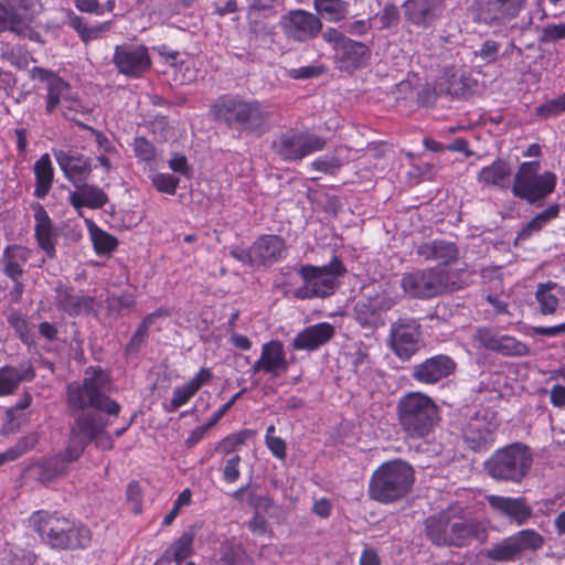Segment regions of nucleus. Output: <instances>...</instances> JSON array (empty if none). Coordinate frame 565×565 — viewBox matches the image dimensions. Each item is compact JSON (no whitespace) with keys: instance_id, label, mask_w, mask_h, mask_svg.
I'll return each mask as SVG.
<instances>
[{"instance_id":"nucleus-6","label":"nucleus","mask_w":565,"mask_h":565,"mask_svg":"<svg viewBox=\"0 0 565 565\" xmlns=\"http://www.w3.org/2000/svg\"><path fill=\"white\" fill-rule=\"evenodd\" d=\"M216 107L217 116L238 131L260 135L270 128V111L257 99L223 97Z\"/></svg>"},{"instance_id":"nucleus-49","label":"nucleus","mask_w":565,"mask_h":565,"mask_svg":"<svg viewBox=\"0 0 565 565\" xmlns=\"http://www.w3.org/2000/svg\"><path fill=\"white\" fill-rule=\"evenodd\" d=\"M341 166V160L332 154H326L311 162L312 169L326 174H335Z\"/></svg>"},{"instance_id":"nucleus-61","label":"nucleus","mask_w":565,"mask_h":565,"mask_svg":"<svg viewBox=\"0 0 565 565\" xmlns=\"http://www.w3.org/2000/svg\"><path fill=\"white\" fill-rule=\"evenodd\" d=\"M126 495L128 502L131 503V510L134 513H139L141 504V488L139 483L136 481L129 482L127 486Z\"/></svg>"},{"instance_id":"nucleus-9","label":"nucleus","mask_w":565,"mask_h":565,"mask_svg":"<svg viewBox=\"0 0 565 565\" xmlns=\"http://www.w3.org/2000/svg\"><path fill=\"white\" fill-rule=\"evenodd\" d=\"M322 40L331 46L334 61L341 71L353 72L369 65L372 53L365 43L353 40L332 26L322 32Z\"/></svg>"},{"instance_id":"nucleus-15","label":"nucleus","mask_w":565,"mask_h":565,"mask_svg":"<svg viewBox=\"0 0 565 565\" xmlns=\"http://www.w3.org/2000/svg\"><path fill=\"white\" fill-rule=\"evenodd\" d=\"M280 26L289 40L299 43L312 41L324 31L320 18L303 9L290 10L281 15Z\"/></svg>"},{"instance_id":"nucleus-4","label":"nucleus","mask_w":565,"mask_h":565,"mask_svg":"<svg viewBox=\"0 0 565 565\" xmlns=\"http://www.w3.org/2000/svg\"><path fill=\"white\" fill-rule=\"evenodd\" d=\"M109 386L107 371L100 366L87 367L82 383L73 382L67 386L68 407L72 412L94 408L108 415H118L120 405L107 396Z\"/></svg>"},{"instance_id":"nucleus-10","label":"nucleus","mask_w":565,"mask_h":565,"mask_svg":"<svg viewBox=\"0 0 565 565\" xmlns=\"http://www.w3.org/2000/svg\"><path fill=\"white\" fill-rule=\"evenodd\" d=\"M539 161L523 162L514 175L512 193L529 203H535L551 194L556 184L552 172L539 173Z\"/></svg>"},{"instance_id":"nucleus-60","label":"nucleus","mask_w":565,"mask_h":565,"mask_svg":"<svg viewBox=\"0 0 565 565\" xmlns=\"http://www.w3.org/2000/svg\"><path fill=\"white\" fill-rule=\"evenodd\" d=\"M345 32L354 36H363L372 29L370 19L354 20L345 24Z\"/></svg>"},{"instance_id":"nucleus-18","label":"nucleus","mask_w":565,"mask_h":565,"mask_svg":"<svg viewBox=\"0 0 565 565\" xmlns=\"http://www.w3.org/2000/svg\"><path fill=\"white\" fill-rule=\"evenodd\" d=\"M113 63L120 74L139 77L150 68L151 60L146 46L125 44L115 47Z\"/></svg>"},{"instance_id":"nucleus-17","label":"nucleus","mask_w":565,"mask_h":565,"mask_svg":"<svg viewBox=\"0 0 565 565\" xmlns=\"http://www.w3.org/2000/svg\"><path fill=\"white\" fill-rule=\"evenodd\" d=\"M445 8V0H405L402 4L405 21L418 30L433 28Z\"/></svg>"},{"instance_id":"nucleus-35","label":"nucleus","mask_w":565,"mask_h":565,"mask_svg":"<svg viewBox=\"0 0 565 565\" xmlns=\"http://www.w3.org/2000/svg\"><path fill=\"white\" fill-rule=\"evenodd\" d=\"M562 296V288L556 282L539 284L535 291L539 311L544 316L555 313Z\"/></svg>"},{"instance_id":"nucleus-20","label":"nucleus","mask_w":565,"mask_h":565,"mask_svg":"<svg viewBox=\"0 0 565 565\" xmlns=\"http://www.w3.org/2000/svg\"><path fill=\"white\" fill-rule=\"evenodd\" d=\"M394 305V299L386 292L362 298L354 306V318L361 327L375 329L383 324V315Z\"/></svg>"},{"instance_id":"nucleus-42","label":"nucleus","mask_w":565,"mask_h":565,"mask_svg":"<svg viewBox=\"0 0 565 565\" xmlns=\"http://www.w3.org/2000/svg\"><path fill=\"white\" fill-rule=\"evenodd\" d=\"M486 556L494 562H513L520 558L511 535L488 548Z\"/></svg>"},{"instance_id":"nucleus-54","label":"nucleus","mask_w":565,"mask_h":565,"mask_svg":"<svg viewBox=\"0 0 565 565\" xmlns=\"http://www.w3.org/2000/svg\"><path fill=\"white\" fill-rule=\"evenodd\" d=\"M196 392L188 384H183L181 386L174 387L172 392L171 406L173 409H178L179 407L186 404Z\"/></svg>"},{"instance_id":"nucleus-21","label":"nucleus","mask_w":565,"mask_h":565,"mask_svg":"<svg viewBox=\"0 0 565 565\" xmlns=\"http://www.w3.org/2000/svg\"><path fill=\"white\" fill-rule=\"evenodd\" d=\"M486 500L492 511L510 519L518 526L526 524L533 516V509L524 497L489 494Z\"/></svg>"},{"instance_id":"nucleus-46","label":"nucleus","mask_w":565,"mask_h":565,"mask_svg":"<svg viewBox=\"0 0 565 565\" xmlns=\"http://www.w3.org/2000/svg\"><path fill=\"white\" fill-rule=\"evenodd\" d=\"M151 182L159 192L173 195L180 180L170 173H156L151 177Z\"/></svg>"},{"instance_id":"nucleus-39","label":"nucleus","mask_w":565,"mask_h":565,"mask_svg":"<svg viewBox=\"0 0 565 565\" xmlns=\"http://www.w3.org/2000/svg\"><path fill=\"white\" fill-rule=\"evenodd\" d=\"M35 189L34 195L43 199L50 192L53 183V168L50 156L44 153L34 163Z\"/></svg>"},{"instance_id":"nucleus-59","label":"nucleus","mask_w":565,"mask_h":565,"mask_svg":"<svg viewBox=\"0 0 565 565\" xmlns=\"http://www.w3.org/2000/svg\"><path fill=\"white\" fill-rule=\"evenodd\" d=\"M265 444L267 448L270 450L273 456L278 460H285L286 454V443L280 437H269L265 436Z\"/></svg>"},{"instance_id":"nucleus-26","label":"nucleus","mask_w":565,"mask_h":565,"mask_svg":"<svg viewBox=\"0 0 565 565\" xmlns=\"http://www.w3.org/2000/svg\"><path fill=\"white\" fill-rule=\"evenodd\" d=\"M335 329L329 322H319L305 328L292 340L295 350L315 351L328 343L334 335Z\"/></svg>"},{"instance_id":"nucleus-45","label":"nucleus","mask_w":565,"mask_h":565,"mask_svg":"<svg viewBox=\"0 0 565 565\" xmlns=\"http://www.w3.org/2000/svg\"><path fill=\"white\" fill-rule=\"evenodd\" d=\"M60 108L64 118L72 120L75 124L76 121H79L76 119L77 114L85 115L90 113V109L85 106L77 97L73 96V94H71L64 100Z\"/></svg>"},{"instance_id":"nucleus-62","label":"nucleus","mask_w":565,"mask_h":565,"mask_svg":"<svg viewBox=\"0 0 565 565\" xmlns=\"http://www.w3.org/2000/svg\"><path fill=\"white\" fill-rule=\"evenodd\" d=\"M473 434H475V430L472 427L469 428L465 433V438H466L467 443L470 444V447L475 450H479L482 447H486L488 444L489 431L488 430H484V431L478 430V436H475Z\"/></svg>"},{"instance_id":"nucleus-16","label":"nucleus","mask_w":565,"mask_h":565,"mask_svg":"<svg viewBox=\"0 0 565 565\" xmlns=\"http://www.w3.org/2000/svg\"><path fill=\"white\" fill-rule=\"evenodd\" d=\"M420 324L413 318H401L390 330V345L402 360H408L420 349Z\"/></svg>"},{"instance_id":"nucleus-57","label":"nucleus","mask_w":565,"mask_h":565,"mask_svg":"<svg viewBox=\"0 0 565 565\" xmlns=\"http://www.w3.org/2000/svg\"><path fill=\"white\" fill-rule=\"evenodd\" d=\"M500 334L497 330L488 327L478 328L473 334V340L480 348L489 350L493 345L495 338Z\"/></svg>"},{"instance_id":"nucleus-38","label":"nucleus","mask_w":565,"mask_h":565,"mask_svg":"<svg viewBox=\"0 0 565 565\" xmlns=\"http://www.w3.org/2000/svg\"><path fill=\"white\" fill-rule=\"evenodd\" d=\"M66 17L67 24L77 32L84 43L97 40L103 33L109 31L111 26L110 22H103L90 26L82 17L75 14L72 10L67 11Z\"/></svg>"},{"instance_id":"nucleus-34","label":"nucleus","mask_w":565,"mask_h":565,"mask_svg":"<svg viewBox=\"0 0 565 565\" xmlns=\"http://www.w3.org/2000/svg\"><path fill=\"white\" fill-rule=\"evenodd\" d=\"M194 533L192 531H185L160 556L157 561L158 564H170L172 561L175 565L181 563L191 556L193 552Z\"/></svg>"},{"instance_id":"nucleus-50","label":"nucleus","mask_w":565,"mask_h":565,"mask_svg":"<svg viewBox=\"0 0 565 565\" xmlns=\"http://www.w3.org/2000/svg\"><path fill=\"white\" fill-rule=\"evenodd\" d=\"M7 321L10 324V327H12L15 330V332L19 334L22 341H29L30 327L26 318L22 313L18 311H12L8 315Z\"/></svg>"},{"instance_id":"nucleus-5","label":"nucleus","mask_w":565,"mask_h":565,"mask_svg":"<svg viewBox=\"0 0 565 565\" xmlns=\"http://www.w3.org/2000/svg\"><path fill=\"white\" fill-rule=\"evenodd\" d=\"M415 481L413 467L403 460H391L375 469L369 482V497L380 503H394L406 497Z\"/></svg>"},{"instance_id":"nucleus-31","label":"nucleus","mask_w":565,"mask_h":565,"mask_svg":"<svg viewBox=\"0 0 565 565\" xmlns=\"http://www.w3.org/2000/svg\"><path fill=\"white\" fill-rule=\"evenodd\" d=\"M417 254L426 260H434L447 265L458 257L457 245L444 239H434L420 244Z\"/></svg>"},{"instance_id":"nucleus-1","label":"nucleus","mask_w":565,"mask_h":565,"mask_svg":"<svg viewBox=\"0 0 565 565\" xmlns=\"http://www.w3.org/2000/svg\"><path fill=\"white\" fill-rule=\"evenodd\" d=\"M106 426L107 423L99 415L87 413L76 416L65 450L41 463V479L51 481L65 475L68 463L76 461L90 441H95L103 450L110 449L113 440L106 431Z\"/></svg>"},{"instance_id":"nucleus-52","label":"nucleus","mask_w":565,"mask_h":565,"mask_svg":"<svg viewBox=\"0 0 565 565\" xmlns=\"http://www.w3.org/2000/svg\"><path fill=\"white\" fill-rule=\"evenodd\" d=\"M565 40V24L551 23L542 28L539 41L541 43H552Z\"/></svg>"},{"instance_id":"nucleus-8","label":"nucleus","mask_w":565,"mask_h":565,"mask_svg":"<svg viewBox=\"0 0 565 565\" xmlns=\"http://www.w3.org/2000/svg\"><path fill=\"white\" fill-rule=\"evenodd\" d=\"M532 463L530 448L514 443L495 450L486 460L484 469L497 481L520 484L527 477Z\"/></svg>"},{"instance_id":"nucleus-22","label":"nucleus","mask_w":565,"mask_h":565,"mask_svg":"<svg viewBox=\"0 0 565 565\" xmlns=\"http://www.w3.org/2000/svg\"><path fill=\"white\" fill-rule=\"evenodd\" d=\"M33 77L46 83L45 113L53 114L72 94L71 85L55 73L42 67L32 70Z\"/></svg>"},{"instance_id":"nucleus-11","label":"nucleus","mask_w":565,"mask_h":565,"mask_svg":"<svg viewBox=\"0 0 565 565\" xmlns=\"http://www.w3.org/2000/svg\"><path fill=\"white\" fill-rule=\"evenodd\" d=\"M344 271V267L337 257L322 267L302 266L299 273L305 284L296 290L295 295L300 299L330 296L333 294L337 277Z\"/></svg>"},{"instance_id":"nucleus-64","label":"nucleus","mask_w":565,"mask_h":565,"mask_svg":"<svg viewBox=\"0 0 565 565\" xmlns=\"http://www.w3.org/2000/svg\"><path fill=\"white\" fill-rule=\"evenodd\" d=\"M168 166L173 172L180 173L184 177H190L191 174L188 160L183 154H174L171 159H169Z\"/></svg>"},{"instance_id":"nucleus-23","label":"nucleus","mask_w":565,"mask_h":565,"mask_svg":"<svg viewBox=\"0 0 565 565\" xmlns=\"http://www.w3.org/2000/svg\"><path fill=\"white\" fill-rule=\"evenodd\" d=\"M54 158L73 185L83 184L92 172L90 159L74 150H54Z\"/></svg>"},{"instance_id":"nucleus-37","label":"nucleus","mask_w":565,"mask_h":565,"mask_svg":"<svg viewBox=\"0 0 565 565\" xmlns=\"http://www.w3.org/2000/svg\"><path fill=\"white\" fill-rule=\"evenodd\" d=\"M31 21L30 14L24 13L19 8L6 7L0 3V32L23 33L29 28Z\"/></svg>"},{"instance_id":"nucleus-33","label":"nucleus","mask_w":565,"mask_h":565,"mask_svg":"<svg viewBox=\"0 0 565 565\" xmlns=\"http://www.w3.org/2000/svg\"><path fill=\"white\" fill-rule=\"evenodd\" d=\"M315 14L321 21L339 23L348 19L350 3L347 0H313Z\"/></svg>"},{"instance_id":"nucleus-63","label":"nucleus","mask_w":565,"mask_h":565,"mask_svg":"<svg viewBox=\"0 0 565 565\" xmlns=\"http://www.w3.org/2000/svg\"><path fill=\"white\" fill-rule=\"evenodd\" d=\"M542 114L548 116H556L565 110V93L557 98H554L540 108Z\"/></svg>"},{"instance_id":"nucleus-36","label":"nucleus","mask_w":565,"mask_h":565,"mask_svg":"<svg viewBox=\"0 0 565 565\" xmlns=\"http://www.w3.org/2000/svg\"><path fill=\"white\" fill-rule=\"evenodd\" d=\"M512 174L510 164L504 160H495L490 166L482 168L478 173V181L486 185H494L499 188L508 186L509 179Z\"/></svg>"},{"instance_id":"nucleus-29","label":"nucleus","mask_w":565,"mask_h":565,"mask_svg":"<svg viewBox=\"0 0 565 565\" xmlns=\"http://www.w3.org/2000/svg\"><path fill=\"white\" fill-rule=\"evenodd\" d=\"M75 188L76 191L70 193L68 200L77 211L84 206L93 210L102 209L108 201L107 194L100 188L90 185L87 181Z\"/></svg>"},{"instance_id":"nucleus-43","label":"nucleus","mask_w":565,"mask_h":565,"mask_svg":"<svg viewBox=\"0 0 565 565\" xmlns=\"http://www.w3.org/2000/svg\"><path fill=\"white\" fill-rule=\"evenodd\" d=\"M559 206L552 204L544 211L537 213L519 233V238H527L533 232H539L551 220L558 215Z\"/></svg>"},{"instance_id":"nucleus-55","label":"nucleus","mask_w":565,"mask_h":565,"mask_svg":"<svg viewBox=\"0 0 565 565\" xmlns=\"http://www.w3.org/2000/svg\"><path fill=\"white\" fill-rule=\"evenodd\" d=\"M324 73L323 65H307L288 71V76L292 79L315 78Z\"/></svg>"},{"instance_id":"nucleus-19","label":"nucleus","mask_w":565,"mask_h":565,"mask_svg":"<svg viewBox=\"0 0 565 565\" xmlns=\"http://www.w3.org/2000/svg\"><path fill=\"white\" fill-rule=\"evenodd\" d=\"M457 369L456 361L447 354H437L413 366L412 377L425 385H434L451 376Z\"/></svg>"},{"instance_id":"nucleus-56","label":"nucleus","mask_w":565,"mask_h":565,"mask_svg":"<svg viewBox=\"0 0 565 565\" xmlns=\"http://www.w3.org/2000/svg\"><path fill=\"white\" fill-rule=\"evenodd\" d=\"M107 305L109 310L119 312L122 309L131 308L135 305V297L129 292L111 295L107 298Z\"/></svg>"},{"instance_id":"nucleus-7","label":"nucleus","mask_w":565,"mask_h":565,"mask_svg":"<svg viewBox=\"0 0 565 565\" xmlns=\"http://www.w3.org/2000/svg\"><path fill=\"white\" fill-rule=\"evenodd\" d=\"M399 424L407 437L418 439L429 436L439 420L438 406L420 392L405 394L397 404Z\"/></svg>"},{"instance_id":"nucleus-13","label":"nucleus","mask_w":565,"mask_h":565,"mask_svg":"<svg viewBox=\"0 0 565 565\" xmlns=\"http://www.w3.org/2000/svg\"><path fill=\"white\" fill-rule=\"evenodd\" d=\"M326 140L310 132L288 130L279 135L271 145L274 152L285 161H298L321 151Z\"/></svg>"},{"instance_id":"nucleus-3","label":"nucleus","mask_w":565,"mask_h":565,"mask_svg":"<svg viewBox=\"0 0 565 565\" xmlns=\"http://www.w3.org/2000/svg\"><path fill=\"white\" fill-rule=\"evenodd\" d=\"M425 530L428 540L438 546L466 547L473 542L484 543L488 539L484 522L458 516L450 511L427 518Z\"/></svg>"},{"instance_id":"nucleus-51","label":"nucleus","mask_w":565,"mask_h":565,"mask_svg":"<svg viewBox=\"0 0 565 565\" xmlns=\"http://www.w3.org/2000/svg\"><path fill=\"white\" fill-rule=\"evenodd\" d=\"M382 29H392L398 25L401 14L396 4L386 3L379 14Z\"/></svg>"},{"instance_id":"nucleus-41","label":"nucleus","mask_w":565,"mask_h":565,"mask_svg":"<svg viewBox=\"0 0 565 565\" xmlns=\"http://www.w3.org/2000/svg\"><path fill=\"white\" fill-rule=\"evenodd\" d=\"M88 232L93 242L94 250L97 255H108L114 252L118 246V239L99 228L94 222L87 221Z\"/></svg>"},{"instance_id":"nucleus-58","label":"nucleus","mask_w":565,"mask_h":565,"mask_svg":"<svg viewBox=\"0 0 565 565\" xmlns=\"http://www.w3.org/2000/svg\"><path fill=\"white\" fill-rule=\"evenodd\" d=\"M134 150L136 157L143 161L152 160L154 157V148L151 142H149L143 137H138L134 142Z\"/></svg>"},{"instance_id":"nucleus-44","label":"nucleus","mask_w":565,"mask_h":565,"mask_svg":"<svg viewBox=\"0 0 565 565\" xmlns=\"http://www.w3.org/2000/svg\"><path fill=\"white\" fill-rule=\"evenodd\" d=\"M247 437V431L231 434L216 444L215 451L221 452L224 456L234 454L245 443Z\"/></svg>"},{"instance_id":"nucleus-47","label":"nucleus","mask_w":565,"mask_h":565,"mask_svg":"<svg viewBox=\"0 0 565 565\" xmlns=\"http://www.w3.org/2000/svg\"><path fill=\"white\" fill-rule=\"evenodd\" d=\"M530 353L529 347L511 335L503 337V345L500 354L503 356H526Z\"/></svg>"},{"instance_id":"nucleus-53","label":"nucleus","mask_w":565,"mask_h":565,"mask_svg":"<svg viewBox=\"0 0 565 565\" xmlns=\"http://www.w3.org/2000/svg\"><path fill=\"white\" fill-rule=\"evenodd\" d=\"M241 462L242 458L239 455H233L226 459L222 469L223 480L226 483H234L241 477Z\"/></svg>"},{"instance_id":"nucleus-28","label":"nucleus","mask_w":565,"mask_h":565,"mask_svg":"<svg viewBox=\"0 0 565 565\" xmlns=\"http://www.w3.org/2000/svg\"><path fill=\"white\" fill-rule=\"evenodd\" d=\"M286 252V244L278 235H263L252 245L256 265H270L280 260Z\"/></svg>"},{"instance_id":"nucleus-27","label":"nucleus","mask_w":565,"mask_h":565,"mask_svg":"<svg viewBox=\"0 0 565 565\" xmlns=\"http://www.w3.org/2000/svg\"><path fill=\"white\" fill-rule=\"evenodd\" d=\"M34 212V233L39 246L50 257H55L56 228L53 225L46 210L40 203L32 205Z\"/></svg>"},{"instance_id":"nucleus-14","label":"nucleus","mask_w":565,"mask_h":565,"mask_svg":"<svg viewBox=\"0 0 565 565\" xmlns=\"http://www.w3.org/2000/svg\"><path fill=\"white\" fill-rule=\"evenodd\" d=\"M525 6L526 0H473L471 13L479 23L501 28L516 19Z\"/></svg>"},{"instance_id":"nucleus-32","label":"nucleus","mask_w":565,"mask_h":565,"mask_svg":"<svg viewBox=\"0 0 565 565\" xmlns=\"http://www.w3.org/2000/svg\"><path fill=\"white\" fill-rule=\"evenodd\" d=\"M34 376V370L28 363L0 367V396L13 394L22 382L31 381Z\"/></svg>"},{"instance_id":"nucleus-12","label":"nucleus","mask_w":565,"mask_h":565,"mask_svg":"<svg viewBox=\"0 0 565 565\" xmlns=\"http://www.w3.org/2000/svg\"><path fill=\"white\" fill-rule=\"evenodd\" d=\"M401 286L406 294L415 298H431L460 288L450 281L449 273L443 269H422L404 274Z\"/></svg>"},{"instance_id":"nucleus-40","label":"nucleus","mask_w":565,"mask_h":565,"mask_svg":"<svg viewBox=\"0 0 565 565\" xmlns=\"http://www.w3.org/2000/svg\"><path fill=\"white\" fill-rule=\"evenodd\" d=\"M519 557L525 552H535L543 547L544 537L533 529L521 530L511 535Z\"/></svg>"},{"instance_id":"nucleus-24","label":"nucleus","mask_w":565,"mask_h":565,"mask_svg":"<svg viewBox=\"0 0 565 565\" xmlns=\"http://www.w3.org/2000/svg\"><path fill=\"white\" fill-rule=\"evenodd\" d=\"M288 367L284 345L280 341L273 340L262 345V352L258 360L250 367L252 374L264 372L271 377L279 376Z\"/></svg>"},{"instance_id":"nucleus-2","label":"nucleus","mask_w":565,"mask_h":565,"mask_svg":"<svg viewBox=\"0 0 565 565\" xmlns=\"http://www.w3.org/2000/svg\"><path fill=\"white\" fill-rule=\"evenodd\" d=\"M29 526L41 540L56 550L86 548L92 541L88 527L58 511L39 510L31 514Z\"/></svg>"},{"instance_id":"nucleus-48","label":"nucleus","mask_w":565,"mask_h":565,"mask_svg":"<svg viewBox=\"0 0 565 565\" xmlns=\"http://www.w3.org/2000/svg\"><path fill=\"white\" fill-rule=\"evenodd\" d=\"M149 327L145 324L142 321L139 323L137 330L131 335L129 342L126 345V353L129 355L137 354L141 350V348L145 345L148 333H149Z\"/></svg>"},{"instance_id":"nucleus-25","label":"nucleus","mask_w":565,"mask_h":565,"mask_svg":"<svg viewBox=\"0 0 565 565\" xmlns=\"http://www.w3.org/2000/svg\"><path fill=\"white\" fill-rule=\"evenodd\" d=\"M55 305L58 310L75 317L92 312L95 299L90 296L76 294L72 288L60 284L55 288Z\"/></svg>"},{"instance_id":"nucleus-30","label":"nucleus","mask_w":565,"mask_h":565,"mask_svg":"<svg viewBox=\"0 0 565 565\" xmlns=\"http://www.w3.org/2000/svg\"><path fill=\"white\" fill-rule=\"evenodd\" d=\"M30 257V250L21 245L7 246L0 258L3 274L11 280L22 278L24 274L23 266Z\"/></svg>"}]
</instances>
